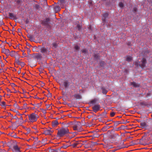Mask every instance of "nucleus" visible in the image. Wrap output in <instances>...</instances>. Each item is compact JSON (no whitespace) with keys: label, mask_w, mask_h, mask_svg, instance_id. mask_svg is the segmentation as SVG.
I'll list each match as a JSON object with an SVG mask.
<instances>
[{"label":"nucleus","mask_w":152,"mask_h":152,"mask_svg":"<svg viewBox=\"0 0 152 152\" xmlns=\"http://www.w3.org/2000/svg\"><path fill=\"white\" fill-rule=\"evenodd\" d=\"M100 65L101 66H103L104 64L105 63V62L104 61H101L100 62Z\"/></svg>","instance_id":"obj_40"},{"label":"nucleus","mask_w":152,"mask_h":152,"mask_svg":"<svg viewBox=\"0 0 152 152\" xmlns=\"http://www.w3.org/2000/svg\"><path fill=\"white\" fill-rule=\"evenodd\" d=\"M40 52L45 56L48 54L49 53L48 48L44 47L41 48L40 49Z\"/></svg>","instance_id":"obj_5"},{"label":"nucleus","mask_w":152,"mask_h":152,"mask_svg":"<svg viewBox=\"0 0 152 152\" xmlns=\"http://www.w3.org/2000/svg\"><path fill=\"white\" fill-rule=\"evenodd\" d=\"M81 51L85 55L87 54L88 53V51L85 49H83Z\"/></svg>","instance_id":"obj_32"},{"label":"nucleus","mask_w":152,"mask_h":152,"mask_svg":"<svg viewBox=\"0 0 152 152\" xmlns=\"http://www.w3.org/2000/svg\"><path fill=\"white\" fill-rule=\"evenodd\" d=\"M54 9L56 12H58L60 10V7L58 5L55 6Z\"/></svg>","instance_id":"obj_17"},{"label":"nucleus","mask_w":152,"mask_h":152,"mask_svg":"<svg viewBox=\"0 0 152 152\" xmlns=\"http://www.w3.org/2000/svg\"><path fill=\"white\" fill-rule=\"evenodd\" d=\"M58 133H71L69 132V129L66 127L62 128L58 132Z\"/></svg>","instance_id":"obj_6"},{"label":"nucleus","mask_w":152,"mask_h":152,"mask_svg":"<svg viewBox=\"0 0 152 152\" xmlns=\"http://www.w3.org/2000/svg\"><path fill=\"white\" fill-rule=\"evenodd\" d=\"M76 28L78 30H80L81 28V26L80 25L78 24L76 26Z\"/></svg>","instance_id":"obj_35"},{"label":"nucleus","mask_w":152,"mask_h":152,"mask_svg":"<svg viewBox=\"0 0 152 152\" xmlns=\"http://www.w3.org/2000/svg\"><path fill=\"white\" fill-rule=\"evenodd\" d=\"M146 63V59L143 58L141 62H136L135 64L137 66L139 65L142 68H143L145 67Z\"/></svg>","instance_id":"obj_3"},{"label":"nucleus","mask_w":152,"mask_h":152,"mask_svg":"<svg viewBox=\"0 0 152 152\" xmlns=\"http://www.w3.org/2000/svg\"><path fill=\"white\" fill-rule=\"evenodd\" d=\"M86 142H87L86 140L84 141H83V143Z\"/></svg>","instance_id":"obj_54"},{"label":"nucleus","mask_w":152,"mask_h":152,"mask_svg":"<svg viewBox=\"0 0 152 152\" xmlns=\"http://www.w3.org/2000/svg\"><path fill=\"white\" fill-rule=\"evenodd\" d=\"M121 123L120 122V121H117V124H121Z\"/></svg>","instance_id":"obj_49"},{"label":"nucleus","mask_w":152,"mask_h":152,"mask_svg":"<svg viewBox=\"0 0 152 152\" xmlns=\"http://www.w3.org/2000/svg\"><path fill=\"white\" fill-rule=\"evenodd\" d=\"M83 144L84 145V147L85 148H87L91 147V144L90 143H88L85 145L83 143Z\"/></svg>","instance_id":"obj_22"},{"label":"nucleus","mask_w":152,"mask_h":152,"mask_svg":"<svg viewBox=\"0 0 152 152\" xmlns=\"http://www.w3.org/2000/svg\"><path fill=\"white\" fill-rule=\"evenodd\" d=\"M134 12H136V10H137V9H136V8H134Z\"/></svg>","instance_id":"obj_51"},{"label":"nucleus","mask_w":152,"mask_h":152,"mask_svg":"<svg viewBox=\"0 0 152 152\" xmlns=\"http://www.w3.org/2000/svg\"><path fill=\"white\" fill-rule=\"evenodd\" d=\"M63 84L65 88H68L69 85V83L67 80H65L63 83Z\"/></svg>","instance_id":"obj_13"},{"label":"nucleus","mask_w":152,"mask_h":152,"mask_svg":"<svg viewBox=\"0 0 152 152\" xmlns=\"http://www.w3.org/2000/svg\"><path fill=\"white\" fill-rule=\"evenodd\" d=\"M126 139L123 140L124 141H126Z\"/></svg>","instance_id":"obj_58"},{"label":"nucleus","mask_w":152,"mask_h":152,"mask_svg":"<svg viewBox=\"0 0 152 152\" xmlns=\"http://www.w3.org/2000/svg\"><path fill=\"white\" fill-rule=\"evenodd\" d=\"M94 57L95 59H98L100 57L98 54H95L94 55Z\"/></svg>","instance_id":"obj_28"},{"label":"nucleus","mask_w":152,"mask_h":152,"mask_svg":"<svg viewBox=\"0 0 152 152\" xmlns=\"http://www.w3.org/2000/svg\"><path fill=\"white\" fill-rule=\"evenodd\" d=\"M9 136H11L12 137H14L15 138H18V137L16 134H14L13 135V134H8Z\"/></svg>","instance_id":"obj_26"},{"label":"nucleus","mask_w":152,"mask_h":152,"mask_svg":"<svg viewBox=\"0 0 152 152\" xmlns=\"http://www.w3.org/2000/svg\"><path fill=\"white\" fill-rule=\"evenodd\" d=\"M102 93L103 94H106L107 92L106 89L103 88H102Z\"/></svg>","instance_id":"obj_30"},{"label":"nucleus","mask_w":152,"mask_h":152,"mask_svg":"<svg viewBox=\"0 0 152 152\" xmlns=\"http://www.w3.org/2000/svg\"><path fill=\"white\" fill-rule=\"evenodd\" d=\"M73 96L76 99H80L82 98L81 96L79 94H75Z\"/></svg>","instance_id":"obj_16"},{"label":"nucleus","mask_w":152,"mask_h":152,"mask_svg":"<svg viewBox=\"0 0 152 152\" xmlns=\"http://www.w3.org/2000/svg\"><path fill=\"white\" fill-rule=\"evenodd\" d=\"M119 6L121 7H123L124 6V4L122 2H120L119 4Z\"/></svg>","instance_id":"obj_41"},{"label":"nucleus","mask_w":152,"mask_h":152,"mask_svg":"<svg viewBox=\"0 0 152 152\" xmlns=\"http://www.w3.org/2000/svg\"><path fill=\"white\" fill-rule=\"evenodd\" d=\"M36 140H35V143H34V144H35L36 143Z\"/></svg>","instance_id":"obj_61"},{"label":"nucleus","mask_w":152,"mask_h":152,"mask_svg":"<svg viewBox=\"0 0 152 152\" xmlns=\"http://www.w3.org/2000/svg\"><path fill=\"white\" fill-rule=\"evenodd\" d=\"M70 146V145H64L63 146V147L64 148H66L68 147H69V146Z\"/></svg>","instance_id":"obj_36"},{"label":"nucleus","mask_w":152,"mask_h":152,"mask_svg":"<svg viewBox=\"0 0 152 152\" xmlns=\"http://www.w3.org/2000/svg\"><path fill=\"white\" fill-rule=\"evenodd\" d=\"M54 130L53 129H50V130H46L45 131V132L46 133H50V132H53Z\"/></svg>","instance_id":"obj_23"},{"label":"nucleus","mask_w":152,"mask_h":152,"mask_svg":"<svg viewBox=\"0 0 152 152\" xmlns=\"http://www.w3.org/2000/svg\"><path fill=\"white\" fill-rule=\"evenodd\" d=\"M49 19L48 18H47L45 20H44L42 22V23L45 25H47L48 24V22L49 21Z\"/></svg>","instance_id":"obj_18"},{"label":"nucleus","mask_w":152,"mask_h":152,"mask_svg":"<svg viewBox=\"0 0 152 152\" xmlns=\"http://www.w3.org/2000/svg\"><path fill=\"white\" fill-rule=\"evenodd\" d=\"M50 134V135H51V136H53V135H52V134L50 133V134Z\"/></svg>","instance_id":"obj_56"},{"label":"nucleus","mask_w":152,"mask_h":152,"mask_svg":"<svg viewBox=\"0 0 152 152\" xmlns=\"http://www.w3.org/2000/svg\"><path fill=\"white\" fill-rule=\"evenodd\" d=\"M0 105L2 106H5V102H3L0 103Z\"/></svg>","instance_id":"obj_38"},{"label":"nucleus","mask_w":152,"mask_h":152,"mask_svg":"<svg viewBox=\"0 0 152 152\" xmlns=\"http://www.w3.org/2000/svg\"><path fill=\"white\" fill-rule=\"evenodd\" d=\"M133 137H128V138H132Z\"/></svg>","instance_id":"obj_62"},{"label":"nucleus","mask_w":152,"mask_h":152,"mask_svg":"<svg viewBox=\"0 0 152 152\" xmlns=\"http://www.w3.org/2000/svg\"><path fill=\"white\" fill-rule=\"evenodd\" d=\"M15 142L13 141L8 142H7V145L9 147L10 149H12Z\"/></svg>","instance_id":"obj_10"},{"label":"nucleus","mask_w":152,"mask_h":152,"mask_svg":"<svg viewBox=\"0 0 152 152\" xmlns=\"http://www.w3.org/2000/svg\"><path fill=\"white\" fill-rule=\"evenodd\" d=\"M139 143L144 145L152 143V134H144L140 139Z\"/></svg>","instance_id":"obj_1"},{"label":"nucleus","mask_w":152,"mask_h":152,"mask_svg":"<svg viewBox=\"0 0 152 152\" xmlns=\"http://www.w3.org/2000/svg\"><path fill=\"white\" fill-rule=\"evenodd\" d=\"M34 57L37 59H41L42 58V54L40 53H37L34 55Z\"/></svg>","instance_id":"obj_12"},{"label":"nucleus","mask_w":152,"mask_h":152,"mask_svg":"<svg viewBox=\"0 0 152 152\" xmlns=\"http://www.w3.org/2000/svg\"><path fill=\"white\" fill-rule=\"evenodd\" d=\"M124 147H121L120 148H124Z\"/></svg>","instance_id":"obj_59"},{"label":"nucleus","mask_w":152,"mask_h":152,"mask_svg":"<svg viewBox=\"0 0 152 152\" xmlns=\"http://www.w3.org/2000/svg\"><path fill=\"white\" fill-rule=\"evenodd\" d=\"M80 48V47L77 45H75L74 47V48L75 51L79 50Z\"/></svg>","instance_id":"obj_29"},{"label":"nucleus","mask_w":152,"mask_h":152,"mask_svg":"<svg viewBox=\"0 0 152 152\" xmlns=\"http://www.w3.org/2000/svg\"><path fill=\"white\" fill-rule=\"evenodd\" d=\"M20 1L19 0H18L17 1V2L18 3V4H19L20 3Z\"/></svg>","instance_id":"obj_48"},{"label":"nucleus","mask_w":152,"mask_h":152,"mask_svg":"<svg viewBox=\"0 0 152 152\" xmlns=\"http://www.w3.org/2000/svg\"><path fill=\"white\" fill-rule=\"evenodd\" d=\"M1 52L5 54L7 56H9L10 50L9 49H5L4 48H3L2 49Z\"/></svg>","instance_id":"obj_11"},{"label":"nucleus","mask_w":152,"mask_h":152,"mask_svg":"<svg viewBox=\"0 0 152 152\" xmlns=\"http://www.w3.org/2000/svg\"><path fill=\"white\" fill-rule=\"evenodd\" d=\"M132 57L130 56H127L126 58V60L128 62H130L132 60Z\"/></svg>","instance_id":"obj_24"},{"label":"nucleus","mask_w":152,"mask_h":152,"mask_svg":"<svg viewBox=\"0 0 152 152\" xmlns=\"http://www.w3.org/2000/svg\"><path fill=\"white\" fill-rule=\"evenodd\" d=\"M80 123L79 122L75 124L73 126V129L75 130H77V132H80L81 131L80 129H79L80 126Z\"/></svg>","instance_id":"obj_7"},{"label":"nucleus","mask_w":152,"mask_h":152,"mask_svg":"<svg viewBox=\"0 0 152 152\" xmlns=\"http://www.w3.org/2000/svg\"><path fill=\"white\" fill-rule=\"evenodd\" d=\"M99 136V135L97 134H94L93 135L88 136H86V137H92V139L94 138L95 137H98Z\"/></svg>","instance_id":"obj_20"},{"label":"nucleus","mask_w":152,"mask_h":152,"mask_svg":"<svg viewBox=\"0 0 152 152\" xmlns=\"http://www.w3.org/2000/svg\"><path fill=\"white\" fill-rule=\"evenodd\" d=\"M15 52L14 51H12L11 52L10 51L9 56H13L15 55Z\"/></svg>","instance_id":"obj_31"},{"label":"nucleus","mask_w":152,"mask_h":152,"mask_svg":"<svg viewBox=\"0 0 152 152\" xmlns=\"http://www.w3.org/2000/svg\"><path fill=\"white\" fill-rule=\"evenodd\" d=\"M27 52L28 54L30 55V53L31 52V50L30 49H29L28 48H27Z\"/></svg>","instance_id":"obj_45"},{"label":"nucleus","mask_w":152,"mask_h":152,"mask_svg":"<svg viewBox=\"0 0 152 152\" xmlns=\"http://www.w3.org/2000/svg\"><path fill=\"white\" fill-rule=\"evenodd\" d=\"M131 43L130 42H129L128 43H127V45H131Z\"/></svg>","instance_id":"obj_50"},{"label":"nucleus","mask_w":152,"mask_h":152,"mask_svg":"<svg viewBox=\"0 0 152 152\" xmlns=\"http://www.w3.org/2000/svg\"><path fill=\"white\" fill-rule=\"evenodd\" d=\"M115 113L114 112H112L110 113V115L111 117H113L114 116Z\"/></svg>","instance_id":"obj_39"},{"label":"nucleus","mask_w":152,"mask_h":152,"mask_svg":"<svg viewBox=\"0 0 152 152\" xmlns=\"http://www.w3.org/2000/svg\"><path fill=\"white\" fill-rule=\"evenodd\" d=\"M53 46L55 48H56L57 46V44L56 43H54L53 44Z\"/></svg>","instance_id":"obj_46"},{"label":"nucleus","mask_w":152,"mask_h":152,"mask_svg":"<svg viewBox=\"0 0 152 152\" xmlns=\"http://www.w3.org/2000/svg\"><path fill=\"white\" fill-rule=\"evenodd\" d=\"M53 151H54V149L49 150V152H52Z\"/></svg>","instance_id":"obj_47"},{"label":"nucleus","mask_w":152,"mask_h":152,"mask_svg":"<svg viewBox=\"0 0 152 152\" xmlns=\"http://www.w3.org/2000/svg\"><path fill=\"white\" fill-rule=\"evenodd\" d=\"M108 16V14L107 13H104L103 15V16L102 17V20L103 22H104L105 21V19Z\"/></svg>","instance_id":"obj_15"},{"label":"nucleus","mask_w":152,"mask_h":152,"mask_svg":"<svg viewBox=\"0 0 152 152\" xmlns=\"http://www.w3.org/2000/svg\"><path fill=\"white\" fill-rule=\"evenodd\" d=\"M100 106L99 104L95 105L93 107L92 109L93 111L96 113L100 110Z\"/></svg>","instance_id":"obj_9"},{"label":"nucleus","mask_w":152,"mask_h":152,"mask_svg":"<svg viewBox=\"0 0 152 152\" xmlns=\"http://www.w3.org/2000/svg\"><path fill=\"white\" fill-rule=\"evenodd\" d=\"M1 67H3L4 66V64H1Z\"/></svg>","instance_id":"obj_52"},{"label":"nucleus","mask_w":152,"mask_h":152,"mask_svg":"<svg viewBox=\"0 0 152 152\" xmlns=\"http://www.w3.org/2000/svg\"><path fill=\"white\" fill-rule=\"evenodd\" d=\"M129 121H127V120L126 121H124L123 123L124 124H126L127 123H129Z\"/></svg>","instance_id":"obj_44"},{"label":"nucleus","mask_w":152,"mask_h":152,"mask_svg":"<svg viewBox=\"0 0 152 152\" xmlns=\"http://www.w3.org/2000/svg\"><path fill=\"white\" fill-rule=\"evenodd\" d=\"M36 139L37 140V139H38V137H36Z\"/></svg>","instance_id":"obj_63"},{"label":"nucleus","mask_w":152,"mask_h":152,"mask_svg":"<svg viewBox=\"0 0 152 152\" xmlns=\"http://www.w3.org/2000/svg\"><path fill=\"white\" fill-rule=\"evenodd\" d=\"M23 55H25L26 54H24V53H23Z\"/></svg>","instance_id":"obj_60"},{"label":"nucleus","mask_w":152,"mask_h":152,"mask_svg":"<svg viewBox=\"0 0 152 152\" xmlns=\"http://www.w3.org/2000/svg\"><path fill=\"white\" fill-rule=\"evenodd\" d=\"M0 152H8L4 149H0Z\"/></svg>","instance_id":"obj_43"},{"label":"nucleus","mask_w":152,"mask_h":152,"mask_svg":"<svg viewBox=\"0 0 152 152\" xmlns=\"http://www.w3.org/2000/svg\"><path fill=\"white\" fill-rule=\"evenodd\" d=\"M141 126L143 127H145L146 126V123L145 122H143L140 123Z\"/></svg>","instance_id":"obj_34"},{"label":"nucleus","mask_w":152,"mask_h":152,"mask_svg":"<svg viewBox=\"0 0 152 152\" xmlns=\"http://www.w3.org/2000/svg\"><path fill=\"white\" fill-rule=\"evenodd\" d=\"M96 101V99H94L93 100H92L91 101V103L92 104L95 103Z\"/></svg>","instance_id":"obj_37"},{"label":"nucleus","mask_w":152,"mask_h":152,"mask_svg":"<svg viewBox=\"0 0 152 152\" xmlns=\"http://www.w3.org/2000/svg\"><path fill=\"white\" fill-rule=\"evenodd\" d=\"M9 15L10 17V18H11V19H12L13 18L14 19L15 16H14L13 14L12 13H11L9 12Z\"/></svg>","instance_id":"obj_27"},{"label":"nucleus","mask_w":152,"mask_h":152,"mask_svg":"<svg viewBox=\"0 0 152 152\" xmlns=\"http://www.w3.org/2000/svg\"><path fill=\"white\" fill-rule=\"evenodd\" d=\"M125 133H131V132H126Z\"/></svg>","instance_id":"obj_55"},{"label":"nucleus","mask_w":152,"mask_h":152,"mask_svg":"<svg viewBox=\"0 0 152 152\" xmlns=\"http://www.w3.org/2000/svg\"><path fill=\"white\" fill-rule=\"evenodd\" d=\"M131 85H132L134 87H138L139 86V85L136 83L134 82H131L130 83Z\"/></svg>","instance_id":"obj_19"},{"label":"nucleus","mask_w":152,"mask_h":152,"mask_svg":"<svg viewBox=\"0 0 152 152\" xmlns=\"http://www.w3.org/2000/svg\"><path fill=\"white\" fill-rule=\"evenodd\" d=\"M88 133H91V132H89Z\"/></svg>","instance_id":"obj_64"},{"label":"nucleus","mask_w":152,"mask_h":152,"mask_svg":"<svg viewBox=\"0 0 152 152\" xmlns=\"http://www.w3.org/2000/svg\"><path fill=\"white\" fill-rule=\"evenodd\" d=\"M38 118L37 115L34 113H32L29 116V120L32 122L36 121Z\"/></svg>","instance_id":"obj_4"},{"label":"nucleus","mask_w":152,"mask_h":152,"mask_svg":"<svg viewBox=\"0 0 152 152\" xmlns=\"http://www.w3.org/2000/svg\"><path fill=\"white\" fill-rule=\"evenodd\" d=\"M20 148L15 143L12 148V151H15L16 152H20Z\"/></svg>","instance_id":"obj_8"},{"label":"nucleus","mask_w":152,"mask_h":152,"mask_svg":"<svg viewBox=\"0 0 152 152\" xmlns=\"http://www.w3.org/2000/svg\"><path fill=\"white\" fill-rule=\"evenodd\" d=\"M65 134H57V137L60 138L61 137L63 136Z\"/></svg>","instance_id":"obj_33"},{"label":"nucleus","mask_w":152,"mask_h":152,"mask_svg":"<svg viewBox=\"0 0 152 152\" xmlns=\"http://www.w3.org/2000/svg\"><path fill=\"white\" fill-rule=\"evenodd\" d=\"M80 143L79 142H76L74 143V144H72V145H70V146H72L73 148H75L77 147L78 148L79 147L81 146V145H80Z\"/></svg>","instance_id":"obj_14"},{"label":"nucleus","mask_w":152,"mask_h":152,"mask_svg":"<svg viewBox=\"0 0 152 152\" xmlns=\"http://www.w3.org/2000/svg\"><path fill=\"white\" fill-rule=\"evenodd\" d=\"M38 132L37 131L36 132H34V133H35L36 132Z\"/></svg>","instance_id":"obj_57"},{"label":"nucleus","mask_w":152,"mask_h":152,"mask_svg":"<svg viewBox=\"0 0 152 152\" xmlns=\"http://www.w3.org/2000/svg\"><path fill=\"white\" fill-rule=\"evenodd\" d=\"M52 126H55L58 124V122L57 121H55L52 122Z\"/></svg>","instance_id":"obj_25"},{"label":"nucleus","mask_w":152,"mask_h":152,"mask_svg":"<svg viewBox=\"0 0 152 152\" xmlns=\"http://www.w3.org/2000/svg\"><path fill=\"white\" fill-rule=\"evenodd\" d=\"M105 137L110 141L111 143L115 141H119L121 139V136H124V134H122L121 136H119L118 134H106Z\"/></svg>","instance_id":"obj_2"},{"label":"nucleus","mask_w":152,"mask_h":152,"mask_svg":"<svg viewBox=\"0 0 152 152\" xmlns=\"http://www.w3.org/2000/svg\"><path fill=\"white\" fill-rule=\"evenodd\" d=\"M71 88H74V86L73 85H72L71 86Z\"/></svg>","instance_id":"obj_53"},{"label":"nucleus","mask_w":152,"mask_h":152,"mask_svg":"<svg viewBox=\"0 0 152 152\" xmlns=\"http://www.w3.org/2000/svg\"><path fill=\"white\" fill-rule=\"evenodd\" d=\"M2 143L3 144V145H2L3 148H4L5 146H7V142L6 141H0V144Z\"/></svg>","instance_id":"obj_21"},{"label":"nucleus","mask_w":152,"mask_h":152,"mask_svg":"<svg viewBox=\"0 0 152 152\" xmlns=\"http://www.w3.org/2000/svg\"><path fill=\"white\" fill-rule=\"evenodd\" d=\"M19 120H22V121H21L20 122V123L21 124H22L23 123V117H21L20 118H19L18 119Z\"/></svg>","instance_id":"obj_42"}]
</instances>
